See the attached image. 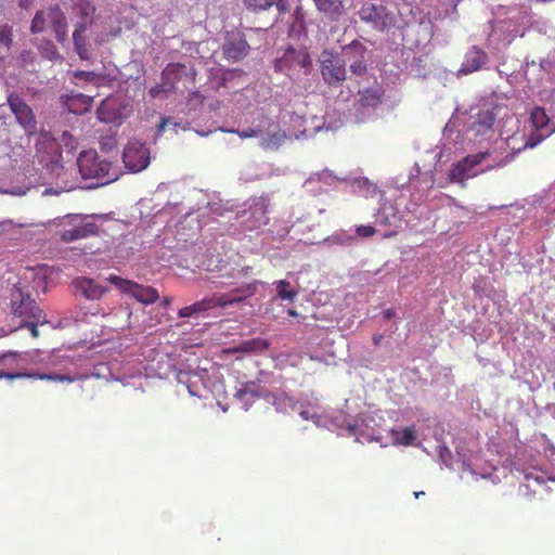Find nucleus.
<instances>
[{"mask_svg":"<svg viewBox=\"0 0 555 555\" xmlns=\"http://www.w3.org/2000/svg\"><path fill=\"white\" fill-rule=\"evenodd\" d=\"M77 166L83 179H96L101 184H107L117 179V173L112 171V164L101 159L94 150L81 152L77 158Z\"/></svg>","mask_w":555,"mask_h":555,"instance_id":"nucleus-1","label":"nucleus"},{"mask_svg":"<svg viewBox=\"0 0 555 555\" xmlns=\"http://www.w3.org/2000/svg\"><path fill=\"white\" fill-rule=\"evenodd\" d=\"M320 72L328 87H340L347 77L346 62L337 53L323 50L319 57Z\"/></svg>","mask_w":555,"mask_h":555,"instance_id":"nucleus-2","label":"nucleus"},{"mask_svg":"<svg viewBox=\"0 0 555 555\" xmlns=\"http://www.w3.org/2000/svg\"><path fill=\"white\" fill-rule=\"evenodd\" d=\"M10 307L12 317L20 321L42 317V310L31 294L17 285L11 289Z\"/></svg>","mask_w":555,"mask_h":555,"instance_id":"nucleus-3","label":"nucleus"},{"mask_svg":"<svg viewBox=\"0 0 555 555\" xmlns=\"http://www.w3.org/2000/svg\"><path fill=\"white\" fill-rule=\"evenodd\" d=\"M195 77V69L181 63H169L162 72V79H165V85L175 93L193 87Z\"/></svg>","mask_w":555,"mask_h":555,"instance_id":"nucleus-4","label":"nucleus"},{"mask_svg":"<svg viewBox=\"0 0 555 555\" xmlns=\"http://www.w3.org/2000/svg\"><path fill=\"white\" fill-rule=\"evenodd\" d=\"M64 220L65 228L61 233L63 242H74L99 233L98 224L80 215H69Z\"/></svg>","mask_w":555,"mask_h":555,"instance_id":"nucleus-5","label":"nucleus"},{"mask_svg":"<svg viewBox=\"0 0 555 555\" xmlns=\"http://www.w3.org/2000/svg\"><path fill=\"white\" fill-rule=\"evenodd\" d=\"M107 281L114 284L120 292L131 295L144 305L154 304L159 298L157 289L152 286L141 285L134 281L115 274H111Z\"/></svg>","mask_w":555,"mask_h":555,"instance_id":"nucleus-6","label":"nucleus"},{"mask_svg":"<svg viewBox=\"0 0 555 555\" xmlns=\"http://www.w3.org/2000/svg\"><path fill=\"white\" fill-rule=\"evenodd\" d=\"M530 119L532 122V127L534 128V132L528 138L522 147H519L517 152H520L527 147H534L552 133L555 132V124L551 122L550 117L547 116L545 109L543 107H534L531 112Z\"/></svg>","mask_w":555,"mask_h":555,"instance_id":"nucleus-7","label":"nucleus"},{"mask_svg":"<svg viewBox=\"0 0 555 555\" xmlns=\"http://www.w3.org/2000/svg\"><path fill=\"white\" fill-rule=\"evenodd\" d=\"M150 159L149 147L139 141L129 142L122 153L124 164L132 172L145 169Z\"/></svg>","mask_w":555,"mask_h":555,"instance_id":"nucleus-8","label":"nucleus"},{"mask_svg":"<svg viewBox=\"0 0 555 555\" xmlns=\"http://www.w3.org/2000/svg\"><path fill=\"white\" fill-rule=\"evenodd\" d=\"M260 284V281L255 280L249 283H243L236 287H232L227 293L215 294L218 307L227 308L245 301L257 293Z\"/></svg>","mask_w":555,"mask_h":555,"instance_id":"nucleus-9","label":"nucleus"},{"mask_svg":"<svg viewBox=\"0 0 555 555\" xmlns=\"http://www.w3.org/2000/svg\"><path fill=\"white\" fill-rule=\"evenodd\" d=\"M359 16L362 22L371 24L374 29L379 31H384L392 24L391 15L382 4L365 2L359 11Z\"/></svg>","mask_w":555,"mask_h":555,"instance_id":"nucleus-10","label":"nucleus"},{"mask_svg":"<svg viewBox=\"0 0 555 555\" xmlns=\"http://www.w3.org/2000/svg\"><path fill=\"white\" fill-rule=\"evenodd\" d=\"M8 105L11 112L14 114L17 122L27 131L33 132L36 130L37 121L35 114L30 106L24 102V100L12 93L8 98Z\"/></svg>","mask_w":555,"mask_h":555,"instance_id":"nucleus-11","label":"nucleus"},{"mask_svg":"<svg viewBox=\"0 0 555 555\" xmlns=\"http://www.w3.org/2000/svg\"><path fill=\"white\" fill-rule=\"evenodd\" d=\"M488 156H490V152H479L473 155H467L461 162L454 164L450 170L449 178L451 182H464L469 177L475 176L473 173V169L481 164Z\"/></svg>","mask_w":555,"mask_h":555,"instance_id":"nucleus-12","label":"nucleus"},{"mask_svg":"<svg viewBox=\"0 0 555 555\" xmlns=\"http://www.w3.org/2000/svg\"><path fill=\"white\" fill-rule=\"evenodd\" d=\"M22 361V354L17 352H7L0 354V379H18L33 377L34 375L28 374L27 372H18Z\"/></svg>","mask_w":555,"mask_h":555,"instance_id":"nucleus-13","label":"nucleus"},{"mask_svg":"<svg viewBox=\"0 0 555 555\" xmlns=\"http://www.w3.org/2000/svg\"><path fill=\"white\" fill-rule=\"evenodd\" d=\"M223 55L228 60L237 62L249 52V44L247 43L245 36L241 33H233L228 36L225 42L222 46Z\"/></svg>","mask_w":555,"mask_h":555,"instance_id":"nucleus-14","label":"nucleus"},{"mask_svg":"<svg viewBox=\"0 0 555 555\" xmlns=\"http://www.w3.org/2000/svg\"><path fill=\"white\" fill-rule=\"evenodd\" d=\"M73 286L76 292L80 293L88 300H98L108 292V287L100 285L93 279L85 276L75 279Z\"/></svg>","mask_w":555,"mask_h":555,"instance_id":"nucleus-15","label":"nucleus"},{"mask_svg":"<svg viewBox=\"0 0 555 555\" xmlns=\"http://www.w3.org/2000/svg\"><path fill=\"white\" fill-rule=\"evenodd\" d=\"M47 16L56 40L64 43L67 39V23L62 10L57 5L51 7L47 11Z\"/></svg>","mask_w":555,"mask_h":555,"instance_id":"nucleus-16","label":"nucleus"},{"mask_svg":"<svg viewBox=\"0 0 555 555\" xmlns=\"http://www.w3.org/2000/svg\"><path fill=\"white\" fill-rule=\"evenodd\" d=\"M487 61L486 52L477 47H473L466 52L460 73L467 75L477 72L481 69Z\"/></svg>","mask_w":555,"mask_h":555,"instance_id":"nucleus-17","label":"nucleus"},{"mask_svg":"<svg viewBox=\"0 0 555 555\" xmlns=\"http://www.w3.org/2000/svg\"><path fill=\"white\" fill-rule=\"evenodd\" d=\"M314 7L328 21L337 22L345 14L343 0H312Z\"/></svg>","mask_w":555,"mask_h":555,"instance_id":"nucleus-18","label":"nucleus"},{"mask_svg":"<svg viewBox=\"0 0 555 555\" xmlns=\"http://www.w3.org/2000/svg\"><path fill=\"white\" fill-rule=\"evenodd\" d=\"M245 8L253 13L268 11L275 8L279 15L287 11V0H243Z\"/></svg>","mask_w":555,"mask_h":555,"instance_id":"nucleus-19","label":"nucleus"},{"mask_svg":"<svg viewBox=\"0 0 555 555\" xmlns=\"http://www.w3.org/2000/svg\"><path fill=\"white\" fill-rule=\"evenodd\" d=\"M385 92L382 87L359 90L358 103L363 108H376L383 103Z\"/></svg>","mask_w":555,"mask_h":555,"instance_id":"nucleus-20","label":"nucleus"},{"mask_svg":"<svg viewBox=\"0 0 555 555\" xmlns=\"http://www.w3.org/2000/svg\"><path fill=\"white\" fill-rule=\"evenodd\" d=\"M93 98L82 93L72 94L66 96L64 105L68 112L75 115H82L90 111Z\"/></svg>","mask_w":555,"mask_h":555,"instance_id":"nucleus-21","label":"nucleus"},{"mask_svg":"<svg viewBox=\"0 0 555 555\" xmlns=\"http://www.w3.org/2000/svg\"><path fill=\"white\" fill-rule=\"evenodd\" d=\"M95 8L89 0H79L73 8V13L78 17L77 28H87L93 21Z\"/></svg>","mask_w":555,"mask_h":555,"instance_id":"nucleus-22","label":"nucleus"},{"mask_svg":"<svg viewBox=\"0 0 555 555\" xmlns=\"http://www.w3.org/2000/svg\"><path fill=\"white\" fill-rule=\"evenodd\" d=\"M345 50L353 52L360 59L350 64V70L353 75L362 76L366 74L367 66L364 61V56L366 53V47L363 46L360 41L353 40L351 43L345 47Z\"/></svg>","mask_w":555,"mask_h":555,"instance_id":"nucleus-23","label":"nucleus"},{"mask_svg":"<svg viewBox=\"0 0 555 555\" xmlns=\"http://www.w3.org/2000/svg\"><path fill=\"white\" fill-rule=\"evenodd\" d=\"M527 482L521 486L520 489H524V493L526 495L529 492L533 494L542 495L543 492H547L548 488L546 487V477L543 472L529 473L526 475Z\"/></svg>","mask_w":555,"mask_h":555,"instance_id":"nucleus-24","label":"nucleus"},{"mask_svg":"<svg viewBox=\"0 0 555 555\" xmlns=\"http://www.w3.org/2000/svg\"><path fill=\"white\" fill-rule=\"evenodd\" d=\"M217 299L216 295L214 294L210 297H205L193 305L183 307L179 310L178 315L180 318H190L195 314L202 313L204 311L210 310L212 308H217Z\"/></svg>","mask_w":555,"mask_h":555,"instance_id":"nucleus-25","label":"nucleus"},{"mask_svg":"<svg viewBox=\"0 0 555 555\" xmlns=\"http://www.w3.org/2000/svg\"><path fill=\"white\" fill-rule=\"evenodd\" d=\"M270 344L267 339L257 337L248 340L242 341L240 345L225 349L224 352L228 353H254V352H262L269 348Z\"/></svg>","mask_w":555,"mask_h":555,"instance_id":"nucleus-26","label":"nucleus"},{"mask_svg":"<svg viewBox=\"0 0 555 555\" xmlns=\"http://www.w3.org/2000/svg\"><path fill=\"white\" fill-rule=\"evenodd\" d=\"M283 60L292 66H298L306 70H310L312 67L311 56L305 49L296 50L291 48L285 52Z\"/></svg>","mask_w":555,"mask_h":555,"instance_id":"nucleus-27","label":"nucleus"},{"mask_svg":"<svg viewBox=\"0 0 555 555\" xmlns=\"http://www.w3.org/2000/svg\"><path fill=\"white\" fill-rule=\"evenodd\" d=\"M495 121V115L490 111H483L477 114L470 129L476 135H485L492 130Z\"/></svg>","mask_w":555,"mask_h":555,"instance_id":"nucleus-28","label":"nucleus"},{"mask_svg":"<svg viewBox=\"0 0 555 555\" xmlns=\"http://www.w3.org/2000/svg\"><path fill=\"white\" fill-rule=\"evenodd\" d=\"M392 440L398 446H412L416 439V431L414 426L405 427L403 429L392 430Z\"/></svg>","mask_w":555,"mask_h":555,"instance_id":"nucleus-29","label":"nucleus"},{"mask_svg":"<svg viewBox=\"0 0 555 555\" xmlns=\"http://www.w3.org/2000/svg\"><path fill=\"white\" fill-rule=\"evenodd\" d=\"M87 28H75L73 33V41L75 46V51L77 52L80 60H89L90 53L88 49V43L86 38L83 37V33Z\"/></svg>","mask_w":555,"mask_h":555,"instance_id":"nucleus-30","label":"nucleus"},{"mask_svg":"<svg viewBox=\"0 0 555 555\" xmlns=\"http://www.w3.org/2000/svg\"><path fill=\"white\" fill-rule=\"evenodd\" d=\"M286 133L278 129L273 132H268L260 141V146L264 150L276 149L279 147L285 140Z\"/></svg>","mask_w":555,"mask_h":555,"instance_id":"nucleus-31","label":"nucleus"},{"mask_svg":"<svg viewBox=\"0 0 555 555\" xmlns=\"http://www.w3.org/2000/svg\"><path fill=\"white\" fill-rule=\"evenodd\" d=\"M34 375L31 378H38L41 380H50V382H67L73 383L75 380H83L89 377V375H77V376H69V375H61V374H46V373H30Z\"/></svg>","mask_w":555,"mask_h":555,"instance_id":"nucleus-32","label":"nucleus"},{"mask_svg":"<svg viewBox=\"0 0 555 555\" xmlns=\"http://www.w3.org/2000/svg\"><path fill=\"white\" fill-rule=\"evenodd\" d=\"M278 297L282 300L294 301L297 297V291L291 287V283L286 280L275 282Z\"/></svg>","mask_w":555,"mask_h":555,"instance_id":"nucleus-33","label":"nucleus"},{"mask_svg":"<svg viewBox=\"0 0 555 555\" xmlns=\"http://www.w3.org/2000/svg\"><path fill=\"white\" fill-rule=\"evenodd\" d=\"M254 386V383H245L240 389L236 390L235 397L241 401H244L246 397L250 398L251 400L260 398V393L255 389Z\"/></svg>","mask_w":555,"mask_h":555,"instance_id":"nucleus-34","label":"nucleus"},{"mask_svg":"<svg viewBox=\"0 0 555 555\" xmlns=\"http://www.w3.org/2000/svg\"><path fill=\"white\" fill-rule=\"evenodd\" d=\"M47 22H48L47 12L38 11L31 21L30 31L33 34L42 33L46 28Z\"/></svg>","mask_w":555,"mask_h":555,"instance_id":"nucleus-35","label":"nucleus"},{"mask_svg":"<svg viewBox=\"0 0 555 555\" xmlns=\"http://www.w3.org/2000/svg\"><path fill=\"white\" fill-rule=\"evenodd\" d=\"M170 93H172L171 89L169 86L165 85V79H162L160 83H156L149 90V94L152 99L167 98Z\"/></svg>","mask_w":555,"mask_h":555,"instance_id":"nucleus-36","label":"nucleus"},{"mask_svg":"<svg viewBox=\"0 0 555 555\" xmlns=\"http://www.w3.org/2000/svg\"><path fill=\"white\" fill-rule=\"evenodd\" d=\"M41 322L42 324L46 323V321H41V318L38 319H29V320H23L20 321L17 327H27L30 331V334L34 338L39 337V331H38V323Z\"/></svg>","mask_w":555,"mask_h":555,"instance_id":"nucleus-37","label":"nucleus"},{"mask_svg":"<svg viewBox=\"0 0 555 555\" xmlns=\"http://www.w3.org/2000/svg\"><path fill=\"white\" fill-rule=\"evenodd\" d=\"M12 43V27L8 24L0 26V44L9 48Z\"/></svg>","mask_w":555,"mask_h":555,"instance_id":"nucleus-38","label":"nucleus"},{"mask_svg":"<svg viewBox=\"0 0 555 555\" xmlns=\"http://www.w3.org/2000/svg\"><path fill=\"white\" fill-rule=\"evenodd\" d=\"M356 233L362 237H370L376 233V230L372 225H359L356 229Z\"/></svg>","mask_w":555,"mask_h":555,"instance_id":"nucleus-39","label":"nucleus"},{"mask_svg":"<svg viewBox=\"0 0 555 555\" xmlns=\"http://www.w3.org/2000/svg\"><path fill=\"white\" fill-rule=\"evenodd\" d=\"M230 132L236 133L242 139L255 138V137H258V134H259V130L254 129V128H247L242 131L230 130Z\"/></svg>","mask_w":555,"mask_h":555,"instance_id":"nucleus-40","label":"nucleus"},{"mask_svg":"<svg viewBox=\"0 0 555 555\" xmlns=\"http://www.w3.org/2000/svg\"><path fill=\"white\" fill-rule=\"evenodd\" d=\"M73 75L75 79L86 81H91L95 78V74L93 72L76 70Z\"/></svg>","mask_w":555,"mask_h":555,"instance_id":"nucleus-41","label":"nucleus"},{"mask_svg":"<svg viewBox=\"0 0 555 555\" xmlns=\"http://www.w3.org/2000/svg\"><path fill=\"white\" fill-rule=\"evenodd\" d=\"M50 150L54 153V156L51 159V163H57L59 158L61 157V153L59 151V145L55 141L49 142Z\"/></svg>","mask_w":555,"mask_h":555,"instance_id":"nucleus-42","label":"nucleus"},{"mask_svg":"<svg viewBox=\"0 0 555 555\" xmlns=\"http://www.w3.org/2000/svg\"><path fill=\"white\" fill-rule=\"evenodd\" d=\"M47 56L50 60H56L60 57V54L53 44H51L50 48L47 50Z\"/></svg>","mask_w":555,"mask_h":555,"instance_id":"nucleus-43","label":"nucleus"},{"mask_svg":"<svg viewBox=\"0 0 555 555\" xmlns=\"http://www.w3.org/2000/svg\"><path fill=\"white\" fill-rule=\"evenodd\" d=\"M190 102L195 101L196 103L202 104L204 101V96L199 92H192L189 99Z\"/></svg>","mask_w":555,"mask_h":555,"instance_id":"nucleus-44","label":"nucleus"},{"mask_svg":"<svg viewBox=\"0 0 555 555\" xmlns=\"http://www.w3.org/2000/svg\"><path fill=\"white\" fill-rule=\"evenodd\" d=\"M295 18L298 23L302 24L304 23V18H305V14L302 12V9L301 8H297L296 11H295Z\"/></svg>","mask_w":555,"mask_h":555,"instance_id":"nucleus-45","label":"nucleus"},{"mask_svg":"<svg viewBox=\"0 0 555 555\" xmlns=\"http://www.w3.org/2000/svg\"><path fill=\"white\" fill-rule=\"evenodd\" d=\"M396 315V312L393 309H386L383 311V317L386 320L392 319Z\"/></svg>","mask_w":555,"mask_h":555,"instance_id":"nucleus-46","label":"nucleus"},{"mask_svg":"<svg viewBox=\"0 0 555 555\" xmlns=\"http://www.w3.org/2000/svg\"><path fill=\"white\" fill-rule=\"evenodd\" d=\"M383 339H384V335L383 334H375L372 337L373 344L375 346H379Z\"/></svg>","mask_w":555,"mask_h":555,"instance_id":"nucleus-47","label":"nucleus"},{"mask_svg":"<svg viewBox=\"0 0 555 555\" xmlns=\"http://www.w3.org/2000/svg\"><path fill=\"white\" fill-rule=\"evenodd\" d=\"M169 120H170V119H169V118H167V117H162L160 122H159V125H158V132H159V133L164 131V129H165V127H166V125H167V122H168Z\"/></svg>","mask_w":555,"mask_h":555,"instance_id":"nucleus-48","label":"nucleus"},{"mask_svg":"<svg viewBox=\"0 0 555 555\" xmlns=\"http://www.w3.org/2000/svg\"><path fill=\"white\" fill-rule=\"evenodd\" d=\"M35 0H18L20 7L24 9H28Z\"/></svg>","mask_w":555,"mask_h":555,"instance_id":"nucleus-49","label":"nucleus"},{"mask_svg":"<svg viewBox=\"0 0 555 555\" xmlns=\"http://www.w3.org/2000/svg\"><path fill=\"white\" fill-rule=\"evenodd\" d=\"M171 304V298L170 297H165L163 300H162V306L167 308L169 307Z\"/></svg>","mask_w":555,"mask_h":555,"instance_id":"nucleus-50","label":"nucleus"},{"mask_svg":"<svg viewBox=\"0 0 555 555\" xmlns=\"http://www.w3.org/2000/svg\"><path fill=\"white\" fill-rule=\"evenodd\" d=\"M287 313H288V315H291V317H297V315H298V312H297L295 309H288V310H287Z\"/></svg>","mask_w":555,"mask_h":555,"instance_id":"nucleus-51","label":"nucleus"},{"mask_svg":"<svg viewBox=\"0 0 555 555\" xmlns=\"http://www.w3.org/2000/svg\"><path fill=\"white\" fill-rule=\"evenodd\" d=\"M300 415H301V417H302L304 420H308V418H309V414H308V412H307V411H302V412H300Z\"/></svg>","mask_w":555,"mask_h":555,"instance_id":"nucleus-52","label":"nucleus"},{"mask_svg":"<svg viewBox=\"0 0 555 555\" xmlns=\"http://www.w3.org/2000/svg\"><path fill=\"white\" fill-rule=\"evenodd\" d=\"M424 494H425V492H424V491H415V492H414V496H415V499H418L421 495H424Z\"/></svg>","mask_w":555,"mask_h":555,"instance_id":"nucleus-53","label":"nucleus"},{"mask_svg":"<svg viewBox=\"0 0 555 555\" xmlns=\"http://www.w3.org/2000/svg\"><path fill=\"white\" fill-rule=\"evenodd\" d=\"M507 163H508V160H504L503 163H500L499 166H503V165H505Z\"/></svg>","mask_w":555,"mask_h":555,"instance_id":"nucleus-54","label":"nucleus"}]
</instances>
